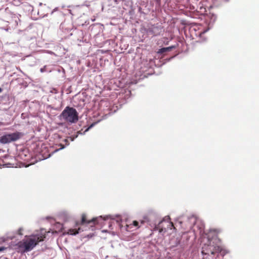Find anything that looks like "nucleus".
<instances>
[{"mask_svg": "<svg viewBox=\"0 0 259 259\" xmlns=\"http://www.w3.org/2000/svg\"><path fill=\"white\" fill-rule=\"evenodd\" d=\"M2 92V89L0 88V93Z\"/></svg>", "mask_w": 259, "mask_h": 259, "instance_id": "16", "label": "nucleus"}, {"mask_svg": "<svg viewBox=\"0 0 259 259\" xmlns=\"http://www.w3.org/2000/svg\"><path fill=\"white\" fill-rule=\"evenodd\" d=\"M23 230V229L21 228H19L18 230V234L19 235H22L23 234H22V231Z\"/></svg>", "mask_w": 259, "mask_h": 259, "instance_id": "11", "label": "nucleus"}, {"mask_svg": "<svg viewBox=\"0 0 259 259\" xmlns=\"http://www.w3.org/2000/svg\"><path fill=\"white\" fill-rule=\"evenodd\" d=\"M167 223V228H169L170 229H172L173 228L174 229H175V227H174V224L171 222H166L165 220H163L161 221L159 224L155 227V229L158 230L159 231V233L162 232H165L166 231V228H163L161 225L164 223Z\"/></svg>", "mask_w": 259, "mask_h": 259, "instance_id": "5", "label": "nucleus"}, {"mask_svg": "<svg viewBox=\"0 0 259 259\" xmlns=\"http://www.w3.org/2000/svg\"><path fill=\"white\" fill-rule=\"evenodd\" d=\"M66 122L75 123L78 120V113L73 107L67 106L62 111L60 115Z\"/></svg>", "mask_w": 259, "mask_h": 259, "instance_id": "2", "label": "nucleus"}, {"mask_svg": "<svg viewBox=\"0 0 259 259\" xmlns=\"http://www.w3.org/2000/svg\"><path fill=\"white\" fill-rule=\"evenodd\" d=\"M82 231H83V230L80 227H78L77 229H70L68 230V234L76 235Z\"/></svg>", "mask_w": 259, "mask_h": 259, "instance_id": "8", "label": "nucleus"}, {"mask_svg": "<svg viewBox=\"0 0 259 259\" xmlns=\"http://www.w3.org/2000/svg\"><path fill=\"white\" fill-rule=\"evenodd\" d=\"M13 142L9 134L5 135L0 138V143L2 144H7Z\"/></svg>", "mask_w": 259, "mask_h": 259, "instance_id": "7", "label": "nucleus"}, {"mask_svg": "<svg viewBox=\"0 0 259 259\" xmlns=\"http://www.w3.org/2000/svg\"><path fill=\"white\" fill-rule=\"evenodd\" d=\"M8 134L11 139V141H12V142H15V141L18 140L21 138H22L23 136V134H22L21 132H15L13 133Z\"/></svg>", "mask_w": 259, "mask_h": 259, "instance_id": "6", "label": "nucleus"}, {"mask_svg": "<svg viewBox=\"0 0 259 259\" xmlns=\"http://www.w3.org/2000/svg\"><path fill=\"white\" fill-rule=\"evenodd\" d=\"M203 9V7L202 6H200V10H201Z\"/></svg>", "mask_w": 259, "mask_h": 259, "instance_id": "14", "label": "nucleus"}, {"mask_svg": "<svg viewBox=\"0 0 259 259\" xmlns=\"http://www.w3.org/2000/svg\"><path fill=\"white\" fill-rule=\"evenodd\" d=\"M144 221H142L141 222V224H144Z\"/></svg>", "mask_w": 259, "mask_h": 259, "instance_id": "15", "label": "nucleus"}, {"mask_svg": "<svg viewBox=\"0 0 259 259\" xmlns=\"http://www.w3.org/2000/svg\"><path fill=\"white\" fill-rule=\"evenodd\" d=\"M98 224L97 218H93L91 220H88L85 214L83 213L81 215V221L76 222L75 227L79 225H90L91 227H94L95 226Z\"/></svg>", "mask_w": 259, "mask_h": 259, "instance_id": "4", "label": "nucleus"}, {"mask_svg": "<svg viewBox=\"0 0 259 259\" xmlns=\"http://www.w3.org/2000/svg\"><path fill=\"white\" fill-rule=\"evenodd\" d=\"M46 238V232L42 231L34 235H31L27 238L19 241L17 246L22 252H28L31 250L39 242L44 241Z\"/></svg>", "mask_w": 259, "mask_h": 259, "instance_id": "1", "label": "nucleus"}, {"mask_svg": "<svg viewBox=\"0 0 259 259\" xmlns=\"http://www.w3.org/2000/svg\"><path fill=\"white\" fill-rule=\"evenodd\" d=\"M170 50H171V48L170 47L163 48H161V49H160L159 52H160V53H164V52H165L166 51H170Z\"/></svg>", "mask_w": 259, "mask_h": 259, "instance_id": "9", "label": "nucleus"}, {"mask_svg": "<svg viewBox=\"0 0 259 259\" xmlns=\"http://www.w3.org/2000/svg\"><path fill=\"white\" fill-rule=\"evenodd\" d=\"M6 247H0V252L1 251H3L4 250H5V249H6Z\"/></svg>", "mask_w": 259, "mask_h": 259, "instance_id": "12", "label": "nucleus"}, {"mask_svg": "<svg viewBox=\"0 0 259 259\" xmlns=\"http://www.w3.org/2000/svg\"><path fill=\"white\" fill-rule=\"evenodd\" d=\"M94 125V124H92L89 127H88L85 130V132H87L90 128L93 127Z\"/></svg>", "mask_w": 259, "mask_h": 259, "instance_id": "13", "label": "nucleus"}, {"mask_svg": "<svg viewBox=\"0 0 259 259\" xmlns=\"http://www.w3.org/2000/svg\"><path fill=\"white\" fill-rule=\"evenodd\" d=\"M222 251V248L221 246L210 243L209 244H204L201 252L203 254L215 255L216 253H221Z\"/></svg>", "mask_w": 259, "mask_h": 259, "instance_id": "3", "label": "nucleus"}, {"mask_svg": "<svg viewBox=\"0 0 259 259\" xmlns=\"http://www.w3.org/2000/svg\"><path fill=\"white\" fill-rule=\"evenodd\" d=\"M133 224L134 226L137 227L138 228L139 227V222L137 221H133Z\"/></svg>", "mask_w": 259, "mask_h": 259, "instance_id": "10", "label": "nucleus"}]
</instances>
